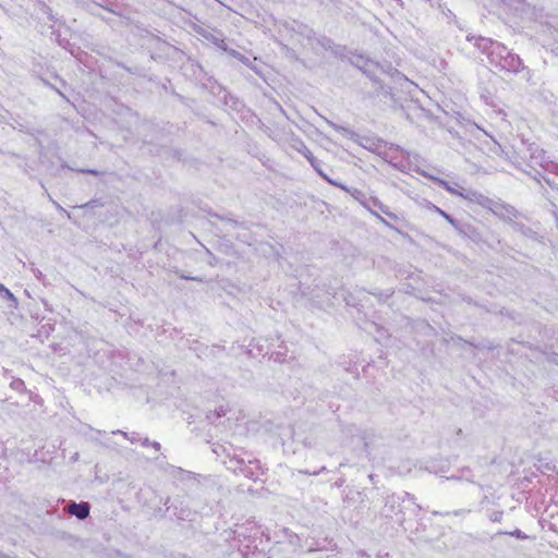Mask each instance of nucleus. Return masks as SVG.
Masks as SVG:
<instances>
[{
    "instance_id": "f257e3e1",
    "label": "nucleus",
    "mask_w": 558,
    "mask_h": 558,
    "mask_svg": "<svg viewBox=\"0 0 558 558\" xmlns=\"http://www.w3.org/2000/svg\"><path fill=\"white\" fill-rule=\"evenodd\" d=\"M475 45L481 51L487 53L489 62L496 68L508 72H518L521 69L520 58L509 52L504 45L488 38H478Z\"/></svg>"
},
{
    "instance_id": "f03ea898",
    "label": "nucleus",
    "mask_w": 558,
    "mask_h": 558,
    "mask_svg": "<svg viewBox=\"0 0 558 558\" xmlns=\"http://www.w3.org/2000/svg\"><path fill=\"white\" fill-rule=\"evenodd\" d=\"M70 514L75 515L78 519H85L89 513V507L87 504H71L68 507Z\"/></svg>"
},
{
    "instance_id": "7ed1b4c3",
    "label": "nucleus",
    "mask_w": 558,
    "mask_h": 558,
    "mask_svg": "<svg viewBox=\"0 0 558 558\" xmlns=\"http://www.w3.org/2000/svg\"><path fill=\"white\" fill-rule=\"evenodd\" d=\"M0 293L3 294V296L11 301L13 304L17 303L16 298L13 295V293L9 289H7L2 283H0Z\"/></svg>"
},
{
    "instance_id": "20e7f679",
    "label": "nucleus",
    "mask_w": 558,
    "mask_h": 558,
    "mask_svg": "<svg viewBox=\"0 0 558 558\" xmlns=\"http://www.w3.org/2000/svg\"><path fill=\"white\" fill-rule=\"evenodd\" d=\"M436 211L441 215L444 218H446L448 221L452 222V219L444 211L441 210L440 208L438 207H435Z\"/></svg>"
},
{
    "instance_id": "39448f33",
    "label": "nucleus",
    "mask_w": 558,
    "mask_h": 558,
    "mask_svg": "<svg viewBox=\"0 0 558 558\" xmlns=\"http://www.w3.org/2000/svg\"><path fill=\"white\" fill-rule=\"evenodd\" d=\"M440 184L444 185L449 192L453 193V190L445 181H440Z\"/></svg>"
},
{
    "instance_id": "423d86ee",
    "label": "nucleus",
    "mask_w": 558,
    "mask_h": 558,
    "mask_svg": "<svg viewBox=\"0 0 558 558\" xmlns=\"http://www.w3.org/2000/svg\"><path fill=\"white\" fill-rule=\"evenodd\" d=\"M305 156H306V158L310 160V162H311L313 166H315V160H314V158H313L312 156H310V155H305Z\"/></svg>"
},
{
    "instance_id": "0eeeda50",
    "label": "nucleus",
    "mask_w": 558,
    "mask_h": 558,
    "mask_svg": "<svg viewBox=\"0 0 558 558\" xmlns=\"http://www.w3.org/2000/svg\"><path fill=\"white\" fill-rule=\"evenodd\" d=\"M500 515H501L500 513H499V514L494 515L493 520H494V521H498V520H499V518H500Z\"/></svg>"
},
{
    "instance_id": "6e6552de",
    "label": "nucleus",
    "mask_w": 558,
    "mask_h": 558,
    "mask_svg": "<svg viewBox=\"0 0 558 558\" xmlns=\"http://www.w3.org/2000/svg\"><path fill=\"white\" fill-rule=\"evenodd\" d=\"M154 448L159 449L160 445L158 442L153 444Z\"/></svg>"
},
{
    "instance_id": "1a4fd4ad",
    "label": "nucleus",
    "mask_w": 558,
    "mask_h": 558,
    "mask_svg": "<svg viewBox=\"0 0 558 558\" xmlns=\"http://www.w3.org/2000/svg\"><path fill=\"white\" fill-rule=\"evenodd\" d=\"M148 442H149V441H148V439H147V438H145V439L143 440V445H144V446L148 445Z\"/></svg>"
}]
</instances>
